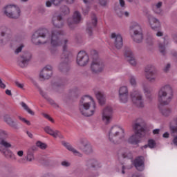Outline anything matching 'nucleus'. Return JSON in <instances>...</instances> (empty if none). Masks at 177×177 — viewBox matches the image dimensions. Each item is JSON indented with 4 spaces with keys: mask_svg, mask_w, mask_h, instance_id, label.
Instances as JSON below:
<instances>
[{
    "mask_svg": "<svg viewBox=\"0 0 177 177\" xmlns=\"http://www.w3.org/2000/svg\"><path fill=\"white\" fill-rule=\"evenodd\" d=\"M12 142L9 140V133L5 130L0 129V151L6 158L16 160L13 152L9 149H12Z\"/></svg>",
    "mask_w": 177,
    "mask_h": 177,
    "instance_id": "f257e3e1",
    "label": "nucleus"
},
{
    "mask_svg": "<svg viewBox=\"0 0 177 177\" xmlns=\"http://www.w3.org/2000/svg\"><path fill=\"white\" fill-rule=\"evenodd\" d=\"M79 110L84 117H91L96 111V104L93 98L89 95L83 96L80 102Z\"/></svg>",
    "mask_w": 177,
    "mask_h": 177,
    "instance_id": "f03ea898",
    "label": "nucleus"
},
{
    "mask_svg": "<svg viewBox=\"0 0 177 177\" xmlns=\"http://www.w3.org/2000/svg\"><path fill=\"white\" fill-rule=\"evenodd\" d=\"M125 138V131L120 126H113L109 131V140L113 145H118L124 140Z\"/></svg>",
    "mask_w": 177,
    "mask_h": 177,
    "instance_id": "7ed1b4c3",
    "label": "nucleus"
},
{
    "mask_svg": "<svg viewBox=\"0 0 177 177\" xmlns=\"http://www.w3.org/2000/svg\"><path fill=\"white\" fill-rule=\"evenodd\" d=\"M174 96V91L172 87L169 85H165L160 88L158 93V100L163 104L167 106L171 103L172 97Z\"/></svg>",
    "mask_w": 177,
    "mask_h": 177,
    "instance_id": "20e7f679",
    "label": "nucleus"
},
{
    "mask_svg": "<svg viewBox=\"0 0 177 177\" xmlns=\"http://www.w3.org/2000/svg\"><path fill=\"white\" fill-rule=\"evenodd\" d=\"M46 36V39H48V42H50L52 46H59L60 45V38L66 35V32L63 30L53 29Z\"/></svg>",
    "mask_w": 177,
    "mask_h": 177,
    "instance_id": "39448f33",
    "label": "nucleus"
},
{
    "mask_svg": "<svg viewBox=\"0 0 177 177\" xmlns=\"http://www.w3.org/2000/svg\"><path fill=\"white\" fill-rule=\"evenodd\" d=\"M48 32V29L39 30L32 35V42L34 45H44L49 42V39H46Z\"/></svg>",
    "mask_w": 177,
    "mask_h": 177,
    "instance_id": "423d86ee",
    "label": "nucleus"
},
{
    "mask_svg": "<svg viewBox=\"0 0 177 177\" xmlns=\"http://www.w3.org/2000/svg\"><path fill=\"white\" fill-rule=\"evenodd\" d=\"M131 38L136 44H142L143 42V31L140 25L136 22H133L130 26Z\"/></svg>",
    "mask_w": 177,
    "mask_h": 177,
    "instance_id": "0eeeda50",
    "label": "nucleus"
},
{
    "mask_svg": "<svg viewBox=\"0 0 177 177\" xmlns=\"http://www.w3.org/2000/svg\"><path fill=\"white\" fill-rule=\"evenodd\" d=\"M133 131L140 138H145L146 135V122L142 118H137L133 121Z\"/></svg>",
    "mask_w": 177,
    "mask_h": 177,
    "instance_id": "6e6552de",
    "label": "nucleus"
},
{
    "mask_svg": "<svg viewBox=\"0 0 177 177\" xmlns=\"http://www.w3.org/2000/svg\"><path fill=\"white\" fill-rule=\"evenodd\" d=\"M91 70L93 74H100L104 70V62L95 54L93 56V61L91 64Z\"/></svg>",
    "mask_w": 177,
    "mask_h": 177,
    "instance_id": "1a4fd4ad",
    "label": "nucleus"
},
{
    "mask_svg": "<svg viewBox=\"0 0 177 177\" xmlns=\"http://www.w3.org/2000/svg\"><path fill=\"white\" fill-rule=\"evenodd\" d=\"M68 52H64L60 57V62L58 65V69L61 73H68L70 71V56Z\"/></svg>",
    "mask_w": 177,
    "mask_h": 177,
    "instance_id": "9d476101",
    "label": "nucleus"
},
{
    "mask_svg": "<svg viewBox=\"0 0 177 177\" xmlns=\"http://www.w3.org/2000/svg\"><path fill=\"white\" fill-rule=\"evenodd\" d=\"M4 15L9 19H19L20 17V8L17 6L8 5L3 8Z\"/></svg>",
    "mask_w": 177,
    "mask_h": 177,
    "instance_id": "9b49d317",
    "label": "nucleus"
},
{
    "mask_svg": "<svg viewBox=\"0 0 177 177\" xmlns=\"http://www.w3.org/2000/svg\"><path fill=\"white\" fill-rule=\"evenodd\" d=\"M130 97L135 106L139 108L145 107V100L143 95L138 90H134L130 93Z\"/></svg>",
    "mask_w": 177,
    "mask_h": 177,
    "instance_id": "f8f14e48",
    "label": "nucleus"
},
{
    "mask_svg": "<svg viewBox=\"0 0 177 177\" xmlns=\"http://www.w3.org/2000/svg\"><path fill=\"white\" fill-rule=\"evenodd\" d=\"M32 55L28 51L23 52L17 59V64L21 68L27 67L30 60H31Z\"/></svg>",
    "mask_w": 177,
    "mask_h": 177,
    "instance_id": "ddd939ff",
    "label": "nucleus"
},
{
    "mask_svg": "<svg viewBox=\"0 0 177 177\" xmlns=\"http://www.w3.org/2000/svg\"><path fill=\"white\" fill-rule=\"evenodd\" d=\"M80 146L79 147L80 150H81L84 154L86 156H91V154H93V148L92 147V145L91 142L88 141L86 139L82 138L80 140Z\"/></svg>",
    "mask_w": 177,
    "mask_h": 177,
    "instance_id": "4468645a",
    "label": "nucleus"
},
{
    "mask_svg": "<svg viewBox=\"0 0 177 177\" xmlns=\"http://www.w3.org/2000/svg\"><path fill=\"white\" fill-rule=\"evenodd\" d=\"M145 78L149 82H156L157 81V70L151 65L145 68Z\"/></svg>",
    "mask_w": 177,
    "mask_h": 177,
    "instance_id": "2eb2a0df",
    "label": "nucleus"
},
{
    "mask_svg": "<svg viewBox=\"0 0 177 177\" xmlns=\"http://www.w3.org/2000/svg\"><path fill=\"white\" fill-rule=\"evenodd\" d=\"M82 20V16L81 15V13L78 11H75L73 13L72 18L68 19L67 23L69 28H71V30H74V28L77 27V24H80Z\"/></svg>",
    "mask_w": 177,
    "mask_h": 177,
    "instance_id": "dca6fc26",
    "label": "nucleus"
},
{
    "mask_svg": "<svg viewBox=\"0 0 177 177\" xmlns=\"http://www.w3.org/2000/svg\"><path fill=\"white\" fill-rule=\"evenodd\" d=\"M53 75V67L50 65H46L43 68L39 74V79L41 81H46L49 80Z\"/></svg>",
    "mask_w": 177,
    "mask_h": 177,
    "instance_id": "f3484780",
    "label": "nucleus"
},
{
    "mask_svg": "<svg viewBox=\"0 0 177 177\" xmlns=\"http://www.w3.org/2000/svg\"><path fill=\"white\" fill-rule=\"evenodd\" d=\"M145 16L149 20V23L151 27V29L158 31V30H160V28L161 27L160 20L151 16V15H150V12L147 10L145 11Z\"/></svg>",
    "mask_w": 177,
    "mask_h": 177,
    "instance_id": "a211bd4d",
    "label": "nucleus"
},
{
    "mask_svg": "<svg viewBox=\"0 0 177 177\" xmlns=\"http://www.w3.org/2000/svg\"><path fill=\"white\" fill-rule=\"evenodd\" d=\"M110 38L112 39L114 47L116 49H121V48H122L124 42L121 34L112 32L110 35Z\"/></svg>",
    "mask_w": 177,
    "mask_h": 177,
    "instance_id": "6ab92c4d",
    "label": "nucleus"
},
{
    "mask_svg": "<svg viewBox=\"0 0 177 177\" xmlns=\"http://www.w3.org/2000/svg\"><path fill=\"white\" fill-rule=\"evenodd\" d=\"M77 63L81 67H85L89 63V56L84 51H80L77 56Z\"/></svg>",
    "mask_w": 177,
    "mask_h": 177,
    "instance_id": "aec40b11",
    "label": "nucleus"
},
{
    "mask_svg": "<svg viewBox=\"0 0 177 177\" xmlns=\"http://www.w3.org/2000/svg\"><path fill=\"white\" fill-rule=\"evenodd\" d=\"M113 118V108L110 106L105 107L102 111V120L105 124H110Z\"/></svg>",
    "mask_w": 177,
    "mask_h": 177,
    "instance_id": "412c9836",
    "label": "nucleus"
},
{
    "mask_svg": "<svg viewBox=\"0 0 177 177\" xmlns=\"http://www.w3.org/2000/svg\"><path fill=\"white\" fill-rule=\"evenodd\" d=\"M97 26V18L96 15L92 14L91 21L87 23L86 32L89 37H92L93 28Z\"/></svg>",
    "mask_w": 177,
    "mask_h": 177,
    "instance_id": "4be33fe9",
    "label": "nucleus"
},
{
    "mask_svg": "<svg viewBox=\"0 0 177 177\" xmlns=\"http://www.w3.org/2000/svg\"><path fill=\"white\" fill-rule=\"evenodd\" d=\"M52 23L56 28H62L64 26V21L62 15H54L52 19Z\"/></svg>",
    "mask_w": 177,
    "mask_h": 177,
    "instance_id": "5701e85b",
    "label": "nucleus"
},
{
    "mask_svg": "<svg viewBox=\"0 0 177 177\" xmlns=\"http://www.w3.org/2000/svg\"><path fill=\"white\" fill-rule=\"evenodd\" d=\"M124 56H126L129 63H130L131 66H136V60L135 59L133 53L132 52V50H131V48H125Z\"/></svg>",
    "mask_w": 177,
    "mask_h": 177,
    "instance_id": "b1692460",
    "label": "nucleus"
},
{
    "mask_svg": "<svg viewBox=\"0 0 177 177\" xmlns=\"http://www.w3.org/2000/svg\"><path fill=\"white\" fill-rule=\"evenodd\" d=\"M134 165L138 171H142L145 169V158L139 156L134 160Z\"/></svg>",
    "mask_w": 177,
    "mask_h": 177,
    "instance_id": "393cba45",
    "label": "nucleus"
},
{
    "mask_svg": "<svg viewBox=\"0 0 177 177\" xmlns=\"http://www.w3.org/2000/svg\"><path fill=\"white\" fill-rule=\"evenodd\" d=\"M167 45H168V40L165 37H163L158 43L159 51L163 56L167 54V48H165Z\"/></svg>",
    "mask_w": 177,
    "mask_h": 177,
    "instance_id": "a878e982",
    "label": "nucleus"
},
{
    "mask_svg": "<svg viewBox=\"0 0 177 177\" xmlns=\"http://www.w3.org/2000/svg\"><path fill=\"white\" fill-rule=\"evenodd\" d=\"M63 146L67 149L69 151H71L75 156H77V157H82V153L78 151L75 148L73 147L70 143L66 142H62Z\"/></svg>",
    "mask_w": 177,
    "mask_h": 177,
    "instance_id": "bb28decb",
    "label": "nucleus"
},
{
    "mask_svg": "<svg viewBox=\"0 0 177 177\" xmlns=\"http://www.w3.org/2000/svg\"><path fill=\"white\" fill-rule=\"evenodd\" d=\"M4 121L8 124V125H9V127H11V128L17 129V123H16V122H15L9 115H6L4 116Z\"/></svg>",
    "mask_w": 177,
    "mask_h": 177,
    "instance_id": "cd10ccee",
    "label": "nucleus"
},
{
    "mask_svg": "<svg viewBox=\"0 0 177 177\" xmlns=\"http://www.w3.org/2000/svg\"><path fill=\"white\" fill-rule=\"evenodd\" d=\"M143 137H140L138 136V134L135 133L132 135L129 139L128 142L131 143V145H138L140 143V139Z\"/></svg>",
    "mask_w": 177,
    "mask_h": 177,
    "instance_id": "c85d7f7f",
    "label": "nucleus"
},
{
    "mask_svg": "<svg viewBox=\"0 0 177 177\" xmlns=\"http://www.w3.org/2000/svg\"><path fill=\"white\" fill-rule=\"evenodd\" d=\"M32 161H34V153H32L31 151H28L26 158L21 159L19 162H21V164H26V162H31Z\"/></svg>",
    "mask_w": 177,
    "mask_h": 177,
    "instance_id": "c756f323",
    "label": "nucleus"
},
{
    "mask_svg": "<svg viewBox=\"0 0 177 177\" xmlns=\"http://www.w3.org/2000/svg\"><path fill=\"white\" fill-rule=\"evenodd\" d=\"M86 165L88 168H97L99 162L96 159H88L86 160Z\"/></svg>",
    "mask_w": 177,
    "mask_h": 177,
    "instance_id": "7c9ffc66",
    "label": "nucleus"
},
{
    "mask_svg": "<svg viewBox=\"0 0 177 177\" xmlns=\"http://www.w3.org/2000/svg\"><path fill=\"white\" fill-rule=\"evenodd\" d=\"M162 2L160 1L152 6V10L156 13V15H161L162 13Z\"/></svg>",
    "mask_w": 177,
    "mask_h": 177,
    "instance_id": "2f4dec72",
    "label": "nucleus"
},
{
    "mask_svg": "<svg viewBox=\"0 0 177 177\" xmlns=\"http://www.w3.org/2000/svg\"><path fill=\"white\" fill-rule=\"evenodd\" d=\"M44 131L46 133H48V135H50L53 136V138H57V136H59V130H55L52 129L49 126H47L44 128Z\"/></svg>",
    "mask_w": 177,
    "mask_h": 177,
    "instance_id": "473e14b6",
    "label": "nucleus"
},
{
    "mask_svg": "<svg viewBox=\"0 0 177 177\" xmlns=\"http://www.w3.org/2000/svg\"><path fill=\"white\" fill-rule=\"evenodd\" d=\"M95 96L98 100L99 104L102 106V104H104L106 103V96L104 94L100 91H98L96 94Z\"/></svg>",
    "mask_w": 177,
    "mask_h": 177,
    "instance_id": "72a5a7b5",
    "label": "nucleus"
},
{
    "mask_svg": "<svg viewBox=\"0 0 177 177\" xmlns=\"http://www.w3.org/2000/svg\"><path fill=\"white\" fill-rule=\"evenodd\" d=\"M142 88L145 95L148 99H150L151 97V88H150V86L147 84L144 83L142 84Z\"/></svg>",
    "mask_w": 177,
    "mask_h": 177,
    "instance_id": "f704fd0d",
    "label": "nucleus"
},
{
    "mask_svg": "<svg viewBox=\"0 0 177 177\" xmlns=\"http://www.w3.org/2000/svg\"><path fill=\"white\" fill-rule=\"evenodd\" d=\"M129 82L131 86L136 88L138 86V77L135 75H129Z\"/></svg>",
    "mask_w": 177,
    "mask_h": 177,
    "instance_id": "c9c22d12",
    "label": "nucleus"
},
{
    "mask_svg": "<svg viewBox=\"0 0 177 177\" xmlns=\"http://www.w3.org/2000/svg\"><path fill=\"white\" fill-rule=\"evenodd\" d=\"M60 11L62 16H68V15H70V8L66 5L61 6Z\"/></svg>",
    "mask_w": 177,
    "mask_h": 177,
    "instance_id": "e433bc0d",
    "label": "nucleus"
},
{
    "mask_svg": "<svg viewBox=\"0 0 177 177\" xmlns=\"http://www.w3.org/2000/svg\"><path fill=\"white\" fill-rule=\"evenodd\" d=\"M119 100L120 103H128V100H129V94L119 95Z\"/></svg>",
    "mask_w": 177,
    "mask_h": 177,
    "instance_id": "4c0bfd02",
    "label": "nucleus"
},
{
    "mask_svg": "<svg viewBox=\"0 0 177 177\" xmlns=\"http://www.w3.org/2000/svg\"><path fill=\"white\" fill-rule=\"evenodd\" d=\"M160 111L165 117H168L171 114V109L169 108H160Z\"/></svg>",
    "mask_w": 177,
    "mask_h": 177,
    "instance_id": "58836bf2",
    "label": "nucleus"
},
{
    "mask_svg": "<svg viewBox=\"0 0 177 177\" xmlns=\"http://www.w3.org/2000/svg\"><path fill=\"white\" fill-rule=\"evenodd\" d=\"M21 106L23 107V109H24L26 110V111H27V113H28V114H30V115H35V113H34V111H32L26 103L21 102Z\"/></svg>",
    "mask_w": 177,
    "mask_h": 177,
    "instance_id": "ea45409f",
    "label": "nucleus"
},
{
    "mask_svg": "<svg viewBox=\"0 0 177 177\" xmlns=\"http://www.w3.org/2000/svg\"><path fill=\"white\" fill-rule=\"evenodd\" d=\"M129 95L127 86H122L119 88V95Z\"/></svg>",
    "mask_w": 177,
    "mask_h": 177,
    "instance_id": "a19ab883",
    "label": "nucleus"
},
{
    "mask_svg": "<svg viewBox=\"0 0 177 177\" xmlns=\"http://www.w3.org/2000/svg\"><path fill=\"white\" fill-rule=\"evenodd\" d=\"M170 133L171 135L174 136H177V126H174L171 124L170 125Z\"/></svg>",
    "mask_w": 177,
    "mask_h": 177,
    "instance_id": "79ce46f5",
    "label": "nucleus"
},
{
    "mask_svg": "<svg viewBox=\"0 0 177 177\" xmlns=\"http://www.w3.org/2000/svg\"><path fill=\"white\" fill-rule=\"evenodd\" d=\"M36 145L37 147H39V149H41V150H45L46 147H48V145L46 144L41 142V141H37L36 143Z\"/></svg>",
    "mask_w": 177,
    "mask_h": 177,
    "instance_id": "37998d69",
    "label": "nucleus"
},
{
    "mask_svg": "<svg viewBox=\"0 0 177 177\" xmlns=\"http://www.w3.org/2000/svg\"><path fill=\"white\" fill-rule=\"evenodd\" d=\"M10 34V30L8 28H3L1 35V37H5L6 35H9Z\"/></svg>",
    "mask_w": 177,
    "mask_h": 177,
    "instance_id": "c03bdc74",
    "label": "nucleus"
},
{
    "mask_svg": "<svg viewBox=\"0 0 177 177\" xmlns=\"http://www.w3.org/2000/svg\"><path fill=\"white\" fill-rule=\"evenodd\" d=\"M122 158H132V153L128 151L126 152H124L121 155Z\"/></svg>",
    "mask_w": 177,
    "mask_h": 177,
    "instance_id": "a18cd8bd",
    "label": "nucleus"
},
{
    "mask_svg": "<svg viewBox=\"0 0 177 177\" xmlns=\"http://www.w3.org/2000/svg\"><path fill=\"white\" fill-rule=\"evenodd\" d=\"M68 44V39H66L64 40L63 44V53L64 52H68L67 51V44Z\"/></svg>",
    "mask_w": 177,
    "mask_h": 177,
    "instance_id": "49530a36",
    "label": "nucleus"
},
{
    "mask_svg": "<svg viewBox=\"0 0 177 177\" xmlns=\"http://www.w3.org/2000/svg\"><path fill=\"white\" fill-rule=\"evenodd\" d=\"M148 146L150 149H154V147H156V141L153 140H149L148 141Z\"/></svg>",
    "mask_w": 177,
    "mask_h": 177,
    "instance_id": "de8ad7c7",
    "label": "nucleus"
},
{
    "mask_svg": "<svg viewBox=\"0 0 177 177\" xmlns=\"http://www.w3.org/2000/svg\"><path fill=\"white\" fill-rule=\"evenodd\" d=\"M147 45H149V46H151V45H153L154 44V39L151 37H149L147 38Z\"/></svg>",
    "mask_w": 177,
    "mask_h": 177,
    "instance_id": "09e8293b",
    "label": "nucleus"
},
{
    "mask_svg": "<svg viewBox=\"0 0 177 177\" xmlns=\"http://www.w3.org/2000/svg\"><path fill=\"white\" fill-rule=\"evenodd\" d=\"M47 102H48L51 106H53V107H59V105H57V104H56V102L49 97L47 98Z\"/></svg>",
    "mask_w": 177,
    "mask_h": 177,
    "instance_id": "8fccbe9b",
    "label": "nucleus"
},
{
    "mask_svg": "<svg viewBox=\"0 0 177 177\" xmlns=\"http://www.w3.org/2000/svg\"><path fill=\"white\" fill-rule=\"evenodd\" d=\"M115 10L119 17H122L124 15V12L121 11L120 8H115Z\"/></svg>",
    "mask_w": 177,
    "mask_h": 177,
    "instance_id": "3c124183",
    "label": "nucleus"
},
{
    "mask_svg": "<svg viewBox=\"0 0 177 177\" xmlns=\"http://www.w3.org/2000/svg\"><path fill=\"white\" fill-rule=\"evenodd\" d=\"M61 165L62 167H64L65 168H68V167H70L71 165V163L67 160H64L61 162Z\"/></svg>",
    "mask_w": 177,
    "mask_h": 177,
    "instance_id": "603ef678",
    "label": "nucleus"
},
{
    "mask_svg": "<svg viewBox=\"0 0 177 177\" xmlns=\"http://www.w3.org/2000/svg\"><path fill=\"white\" fill-rule=\"evenodd\" d=\"M53 5H54L55 6H59V5H60V3H62V2H63V0H50Z\"/></svg>",
    "mask_w": 177,
    "mask_h": 177,
    "instance_id": "864d4df0",
    "label": "nucleus"
},
{
    "mask_svg": "<svg viewBox=\"0 0 177 177\" xmlns=\"http://www.w3.org/2000/svg\"><path fill=\"white\" fill-rule=\"evenodd\" d=\"M24 48V44H21L20 46H19L16 50H15V53L17 55L19 53H20V52H21V50H23V48Z\"/></svg>",
    "mask_w": 177,
    "mask_h": 177,
    "instance_id": "5fc2aeb1",
    "label": "nucleus"
},
{
    "mask_svg": "<svg viewBox=\"0 0 177 177\" xmlns=\"http://www.w3.org/2000/svg\"><path fill=\"white\" fill-rule=\"evenodd\" d=\"M39 93L42 96V97L46 99V100H47L49 98V96H48V94H46V93L44 92L42 90H40Z\"/></svg>",
    "mask_w": 177,
    "mask_h": 177,
    "instance_id": "6e6d98bb",
    "label": "nucleus"
},
{
    "mask_svg": "<svg viewBox=\"0 0 177 177\" xmlns=\"http://www.w3.org/2000/svg\"><path fill=\"white\" fill-rule=\"evenodd\" d=\"M19 119L21 121H23V122H25V124H26L27 125H31V122H30V121L27 120L26 118H21V116H19Z\"/></svg>",
    "mask_w": 177,
    "mask_h": 177,
    "instance_id": "4d7b16f0",
    "label": "nucleus"
},
{
    "mask_svg": "<svg viewBox=\"0 0 177 177\" xmlns=\"http://www.w3.org/2000/svg\"><path fill=\"white\" fill-rule=\"evenodd\" d=\"M71 95L73 96H78V95H80V91H78L77 88L73 89L71 91Z\"/></svg>",
    "mask_w": 177,
    "mask_h": 177,
    "instance_id": "13d9d810",
    "label": "nucleus"
},
{
    "mask_svg": "<svg viewBox=\"0 0 177 177\" xmlns=\"http://www.w3.org/2000/svg\"><path fill=\"white\" fill-rule=\"evenodd\" d=\"M98 2L101 6H107V0H98Z\"/></svg>",
    "mask_w": 177,
    "mask_h": 177,
    "instance_id": "bf43d9fd",
    "label": "nucleus"
},
{
    "mask_svg": "<svg viewBox=\"0 0 177 177\" xmlns=\"http://www.w3.org/2000/svg\"><path fill=\"white\" fill-rule=\"evenodd\" d=\"M15 85H16L18 88H20V89H24V84H21V83L19 82L18 81H15Z\"/></svg>",
    "mask_w": 177,
    "mask_h": 177,
    "instance_id": "052dcab7",
    "label": "nucleus"
},
{
    "mask_svg": "<svg viewBox=\"0 0 177 177\" xmlns=\"http://www.w3.org/2000/svg\"><path fill=\"white\" fill-rule=\"evenodd\" d=\"M43 115L44 117H45V118H47V120H49V121H50L51 122H55V120H53V118H50L49 115L46 113H43Z\"/></svg>",
    "mask_w": 177,
    "mask_h": 177,
    "instance_id": "680f3d73",
    "label": "nucleus"
},
{
    "mask_svg": "<svg viewBox=\"0 0 177 177\" xmlns=\"http://www.w3.org/2000/svg\"><path fill=\"white\" fill-rule=\"evenodd\" d=\"M43 115L44 117H45V118H47V120H49V121H50L51 122H55V120H53V118H50L49 115L46 113H43Z\"/></svg>",
    "mask_w": 177,
    "mask_h": 177,
    "instance_id": "e2e57ef3",
    "label": "nucleus"
},
{
    "mask_svg": "<svg viewBox=\"0 0 177 177\" xmlns=\"http://www.w3.org/2000/svg\"><path fill=\"white\" fill-rule=\"evenodd\" d=\"M43 115L44 117H45V118H47V120H49V121H50L51 122H55V120H53V118H50L49 115L46 113H43Z\"/></svg>",
    "mask_w": 177,
    "mask_h": 177,
    "instance_id": "0e129e2a",
    "label": "nucleus"
},
{
    "mask_svg": "<svg viewBox=\"0 0 177 177\" xmlns=\"http://www.w3.org/2000/svg\"><path fill=\"white\" fill-rule=\"evenodd\" d=\"M169 68H171V64H167L164 68V71H165V73H167V71H169Z\"/></svg>",
    "mask_w": 177,
    "mask_h": 177,
    "instance_id": "69168bd1",
    "label": "nucleus"
},
{
    "mask_svg": "<svg viewBox=\"0 0 177 177\" xmlns=\"http://www.w3.org/2000/svg\"><path fill=\"white\" fill-rule=\"evenodd\" d=\"M156 37H163L164 32L161 31H158L156 34Z\"/></svg>",
    "mask_w": 177,
    "mask_h": 177,
    "instance_id": "338daca9",
    "label": "nucleus"
},
{
    "mask_svg": "<svg viewBox=\"0 0 177 177\" xmlns=\"http://www.w3.org/2000/svg\"><path fill=\"white\" fill-rule=\"evenodd\" d=\"M174 138L172 142L175 146H177V136H174Z\"/></svg>",
    "mask_w": 177,
    "mask_h": 177,
    "instance_id": "774afa93",
    "label": "nucleus"
}]
</instances>
